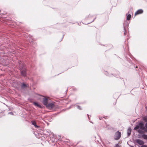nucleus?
<instances>
[{
  "label": "nucleus",
  "instance_id": "f257e3e1",
  "mask_svg": "<svg viewBox=\"0 0 147 147\" xmlns=\"http://www.w3.org/2000/svg\"><path fill=\"white\" fill-rule=\"evenodd\" d=\"M19 68L20 69L21 73L22 75L24 76H26V70L24 65H23L21 63L19 64Z\"/></svg>",
  "mask_w": 147,
  "mask_h": 147
},
{
  "label": "nucleus",
  "instance_id": "f03ea898",
  "mask_svg": "<svg viewBox=\"0 0 147 147\" xmlns=\"http://www.w3.org/2000/svg\"><path fill=\"white\" fill-rule=\"evenodd\" d=\"M121 136V133L119 131H117L114 136V139L115 140H118L120 139Z\"/></svg>",
  "mask_w": 147,
  "mask_h": 147
},
{
  "label": "nucleus",
  "instance_id": "7ed1b4c3",
  "mask_svg": "<svg viewBox=\"0 0 147 147\" xmlns=\"http://www.w3.org/2000/svg\"><path fill=\"white\" fill-rule=\"evenodd\" d=\"M46 107L47 108L50 109H54L55 107V105L54 103H53L48 104Z\"/></svg>",
  "mask_w": 147,
  "mask_h": 147
},
{
  "label": "nucleus",
  "instance_id": "20e7f679",
  "mask_svg": "<svg viewBox=\"0 0 147 147\" xmlns=\"http://www.w3.org/2000/svg\"><path fill=\"white\" fill-rule=\"evenodd\" d=\"M48 99L47 98H43L42 103L44 105L46 106L48 104Z\"/></svg>",
  "mask_w": 147,
  "mask_h": 147
},
{
  "label": "nucleus",
  "instance_id": "39448f33",
  "mask_svg": "<svg viewBox=\"0 0 147 147\" xmlns=\"http://www.w3.org/2000/svg\"><path fill=\"white\" fill-rule=\"evenodd\" d=\"M136 142L137 143L140 145H143L144 144V142L143 141L139 139H136Z\"/></svg>",
  "mask_w": 147,
  "mask_h": 147
},
{
  "label": "nucleus",
  "instance_id": "423d86ee",
  "mask_svg": "<svg viewBox=\"0 0 147 147\" xmlns=\"http://www.w3.org/2000/svg\"><path fill=\"white\" fill-rule=\"evenodd\" d=\"M139 127L140 129H141L143 130L144 129V125L142 122H140L139 123Z\"/></svg>",
  "mask_w": 147,
  "mask_h": 147
},
{
  "label": "nucleus",
  "instance_id": "0eeeda50",
  "mask_svg": "<svg viewBox=\"0 0 147 147\" xmlns=\"http://www.w3.org/2000/svg\"><path fill=\"white\" fill-rule=\"evenodd\" d=\"M143 12V10L142 9H140L138 10L135 13V15H137L141 14Z\"/></svg>",
  "mask_w": 147,
  "mask_h": 147
},
{
  "label": "nucleus",
  "instance_id": "6e6552de",
  "mask_svg": "<svg viewBox=\"0 0 147 147\" xmlns=\"http://www.w3.org/2000/svg\"><path fill=\"white\" fill-rule=\"evenodd\" d=\"M131 128H129L127 131L128 136H129L131 135Z\"/></svg>",
  "mask_w": 147,
  "mask_h": 147
},
{
  "label": "nucleus",
  "instance_id": "1a4fd4ad",
  "mask_svg": "<svg viewBox=\"0 0 147 147\" xmlns=\"http://www.w3.org/2000/svg\"><path fill=\"white\" fill-rule=\"evenodd\" d=\"M32 124L34 125L35 127L36 128H38L39 126L36 125V123L35 121H31Z\"/></svg>",
  "mask_w": 147,
  "mask_h": 147
},
{
  "label": "nucleus",
  "instance_id": "9d476101",
  "mask_svg": "<svg viewBox=\"0 0 147 147\" xmlns=\"http://www.w3.org/2000/svg\"><path fill=\"white\" fill-rule=\"evenodd\" d=\"M33 104L35 105V106L38 107L39 108L41 107V106L38 103L36 102H34Z\"/></svg>",
  "mask_w": 147,
  "mask_h": 147
},
{
  "label": "nucleus",
  "instance_id": "9b49d317",
  "mask_svg": "<svg viewBox=\"0 0 147 147\" xmlns=\"http://www.w3.org/2000/svg\"><path fill=\"white\" fill-rule=\"evenodd\" d=\"M142 137L143 138L147 140V135L146 134H143L142 135Z\"/></svg>",
  "mask_w": 147,
  "mask_h": 147
},
{
  "label": "nucleus",
  "instance_id": "f8f14e48",
  "mask_svg": "<svg viewBox=\"0 0 147 147\" xmlns=\"http://www.w3.org/2000/svg\"><path fill=\"white\" fill-rule=\"evenodd\" d=\"M131 15L130 14H129L127 16V19L128 20H130L131 18Z\"/></svg>",
  "mask_w": 147,
  "mask_h": 147
},
{
  "label": "nucleus",
  "instance_id": "ddd939ff",
  "mask_svg": "<svg viewBox=\"0 0 147 147\" xmlns=\"http://www.w3.org/2000/svg\"><path fill=\"white\" fill-rule=\"evenodd\" d=\"M138 132L140 134H143L144 133V131L138 129Z\"/></svg>",
  "mask_w": 147,
  "mask_h": 147
},
{
  "label": "nucleus",
  "instance_id": "4468645a",
  "mask_svg": "<svg viewBox=\"0 0 147 147\" xmlns=\"http://www.w3.org/2000/svg\"><path fill=\"white\" fill-rule=\"evenodd\" d=\"M139 128V125H137L136 126V127L134 128V129L135 130H137Z\"/></svg>",
  "mask_w": 147,
  "mask_h": 147
},
{
  "label": "nucleus",
  "instance_id": "2eb2a0df",
  "mask_svg": "<svg viewBox=\"0 0 147 147\" xmlns=\"http://www.w3.org/2000/svg\"><path fill=\"white\" fill-rule=\"evenodd\" d=\"M26 87V85L24 83H23L22 85V88H24Z\"/></svg>",
  "mask_w": 147,
  "mask_h": 147
},
{
  "label": "nucleus",
  "instance_id": "dca6fc26",
  "mask_svg": "<svg viewBox=\"0 0 147 147\" xmlns=\"http://www.w3.org/2000/svg\"><path fill=\"white\" fill-rule=\"evenodd\" d=\"M143 130L146 132H147V127H146L145 128L144 127V129Z\"/></svg>",
  "mask_w": 147,
  "mask_h": 147
},
{
  "label": "nucleus",
  "instance_id": "f3484780",
  "mask_svg": "<svg viewBox=\"0 0 147 147\" xmlns=\"http://www.w3.org/2000/svg\"><path fill=\"white\" fill-rule=\"evenodd\" d=\"M115 147H120V146H119L118 144H116Z\"/></svg>",
  "mask_w": 147,
  "mask_h": 147
},
{
  "label": "nucleus",
  "instance_id": "a211bd4d",
  "mask_svg": "<svg viewBox=\"0 0 147 147\" xmlns=\"http://www.w3.org/2000/svg\"><path fill=\"white\" fill-rule=\"evenodd\" d=\"M77 108L79 109H81V108L79 106H77Z\"/></svg>",
  "mask_w": 147,
  "mask_h": 147
},
{
  "label": "nucleus",
  "instance_id": "6ab92c4d",
  "mask_svg": "<svg viewBox=\"0 0 147 147\" xmlns=\"http://www.w3.org/2000/svg\"><path fill=\"white\" fill-rule=\"evenodd\" d=\"M141 147H147V146L146 145H142V146Z\"/></svg>",
  "mask_w": 147,
  "mask_h": 147
},
{
  "label": "nucleus",
  "instance_id": "aec40b11",
  "mask_svg": "<svg viewBox=\"0 0 147 147\" xmlns=\"http://www.w3.org/2000/svg\"><path fill=\"white\" fill-rule=\"evenodd\" d=\"M145 126L147 128V123H146L145 124Z\"/></svg>",
  "mask_w": 147,
  "mask_h": 147
},
{
  "label": "nucleus",
  "instance_id": "412c9836",
  "mask_svg": "<svg viewBox=\"0 0 147 147\" xmlns=\"http://www.w3.org/2000/svg\"><path fill=\"white\" fill-rule=\"evenodd\" d=\"M144 120L146 121H147V120H146V119H144Z\"/></svg>",
  "mask_w": 147,
  "mask_h": 147
},
{
  "label": "nucleus",
  "instance_id": "4be33fe9",
  "mask_svg": "<svg viewBox=\"0 0 147 147\" xmlns=\"http://www.w3.org/2000/svg\"><path fill=\"white\" fill-rule=\"evenodd\" d=\"M130 146L131 147H134L133 146H131V145H130Z\"/></svg>",
  "mask_w": 147,
  "mask_h": 147
},
{
  "label": "nucleus",
  "instance_id": "5701e85b",
  "mask_svg": "<svg viewBox=\"0 0 147 147\" xmlns=\"http://www.w3.org/2000/svg\"><path fill=\"white\" fill-rule=\"evenodd\" d=\"M99 119H100L101 120V118H99Z\"/></svg>",
  "mask_w": 147,
  "mask_h": 147
},
{
  "label": "nucleus",
  "instance_id": "b1692460",
  "mask_svg": "<svg viewBox=\"0 0 147 147\" xmlns=\"http://www.w3.org/2000/svg\"><path fill=\"white\" fill-rule=\"evenodd\" d=\"M99 119H100L101 120V118H99Z\"/></svg>",
  "mask_w": 147,
  "mask_h": 147
},
{
  "label": "nucleus",
  "instance_id": "393cba45",
  "mask_svg": "<svg viewBox=\"0 0 147 147\" xmlns=\"http://www.w3.org/2000/svg\"><path fill=\"white\" fill-rule=\"evenodd\" d=\"M137 68V66H136V68Z\"/></svg>",
  "mask_w": 147,
  "mask_h": 147
}]
</instances>
